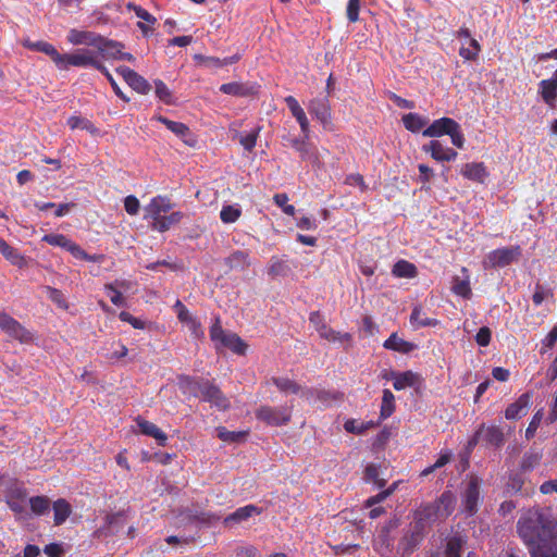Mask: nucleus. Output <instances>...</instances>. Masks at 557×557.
Wrapping results in <instances>:
<instances>
[{
	"label": "nucleus",
	"instance_id": "obj_20",
	"mask_svg": "<svg viewBox=\"0 0 557 557\" xmlns=\"http://www.w3.org/2000/svg\"><path fill=\"white\" fill-rule=\"evenodd\" d=\"M539 95L543 101L550 108L556 106L557 100V70L548 79H543L539 84Z\"/></svg>",
	"mask_w": 557,
	"mask_h": 557
},
{
	"label": "nucleus",
	"instance_id": "obj_1",
	"mask_svg": "<svg viewBox=\"0 0 557 557\" xmlns=\"http://www.w3.org/2000/svg\"><path fill=\"white\" fill-rule=\"evenodd\" d=\"M517 530L531 557H557V517L549 510L528 509L519 518Z\"/></svg>",
	"mask_w": 557,
	"mask_h": 557
},
{
	"label": "nucleus",
	"instance_id": "obj_4",
	"mask_svg": "<svg viewBox=\"0 0 557 557\" xmlns=\"http://www.w3.org/2000/svg\"><path fill=\"white\" fill-rule=\"evenodd\" d=\"M61 59L59 64L61 71L67 70L69 66L94 67L99 72L104 70V64L98 58L97 49H77L72 53L62 54Z\"/></svg>",
	"mask_w": 557,
	"mask_h": 557
},
{
	"label": "nucleus",
	"instance_id": "obj_28",
	"mask_svg": "<svg viewBox=\"0 0 557 557\" xmlns=\"http://www.w3.org/2000/svg\"><path fill=\"white\" fill-rule=\"evenodd\" d=\"M461 272L463 274L462 277H453L451 292L457 296L469 299L472 295V290L470 287V276L466 268H462Z\"/></svg>",
	"mask_w": 557,
	"mask_h": 557
},
{
	"label": "nucleus",
	"instance_id": "obj_15",
	"mask_svg": "<svg viewBox=\"0 0 557 557\" xmlns=\"http://www.w3.org/2000/svg\"><path fill=\"white\" fill-rule=\"evenodd\" d=\"M422 150L430 153L432 159L437 162L455 161L458 153L453 148L444 146L440 140H431L429 144L422 146Z\"/></svg>",
	"mask_w": 557,
	"mask_h": 557
},
{
	"label": "nucleus",
	"instance_id": "obj_50",
	"mask_svg": "<svg viewBox=\"0 0 557 557\" xmlns=\"http://www.w3.org/2000/svg\"><path fill=\"white\" fill-rule=\"evenodd\" d=\"M240 215L242 209L239 205H226L223 206L220 211V219L225 224L236 222Z\"/></svg>",
	"mask_w": 557,
	"mask_h": 557
},
{
	"label": "nucleus",
	"instance_id": "obj_25",
	"mask_svg": "<svg viewBox=\"0 0 557 557\" xmlns=\"http://www.w3.org/2000/svg\"><path fill=\"white\" fill-rule=\"evenodd\" d=\"M441 518L438 507L435 504H426L420 506L414 513L417 524L423 528Z\"/></svg>",
	"mask_w": 557,
	"mask_h": 557
},
{
	"label": "nucleus",
	"instance_id": "obj_32",
	"mask_svg": "<svg viewBox=\"0 0 557 557\" xmlns=\"http://www.w3.org/2000/svg\"><path fill=\"white\" fill-rule=\"evenodd\" d=\"M203 382L205 379L184 375L178 379V387L185 395L199 397Z\"/></svg>",
	"mask_w": 557,
	"mask_h": 557
},
{
	"label": "nucleus",
	"instance_id": "obj_19",
	"mask_svg": "<svg viewBox=\"0 0 557 557\" xmlns=\"http://www.w3.org/2000/svg\"><path fill=\"white\" fill-rule=\"evenodd\" d=\"M307 108L309 113L313 115L324 127L331 123V108L327 99H311L308 102Z\"/></svg>",
	"mask_w": 557,
	"mask_h": 557
},
{
	"label": "nucleus",
	"instance_id": "obj_44",
	"mask_svg": "<svg viewBox=\"0 0 557 557\" xmlns=\"http://www.w3.org/2000/svg\"><path fill=\"white\" fill-rule=\"evenodd\" d=\"M395 411V396L394 394L385 388L382 395V404L380 410V420L389 418Z\"/></svg>",
	"mask_w": 557,
	"mask_h": 557
},
{
	"label": "nucleus",
	"instance_id": "obj_64",
	"mask_svg": "<svg viewBox=\"0 0 557 557\" xmlns=\"http://www.w3.org/2000/svg\"><path fill=\"white\" fill-rule=\"evenodd\" d=\"M360 0H348L346 14L350 23H355L359 18Z\"/></svg>",
	"mask_w": 557,
	"mask_h": 557
},
{
	"label": "nucleus",
	"instance_id": "obj_52",
	"mask_svg": "<svg viewBox=\"0 0 557 557\" xmlns=\"http://www.w3.org/2000/svg\"><path fill=\"white\" fill-rule=\"evenodd\" d=\"M364 480L383 487L386 481L380 476V468L374 463H369L364 469Z\"/></svg>",
	"mask_w": 557,
	"mask_h": 557
},
{
	"label": "nucleus",
	"instance_id": "obj_41",
	"mask_svg": "<svg viewBox=\"0 0 557 557\" xmlns=\"http://www.w3.org/2000/svg\"><path fill=\"white\" fill-rule=\"evenodd\" d=\"M401 120L406 129L412 133H419L429 123L428 119L419 115L418 113L405 114Z\"/></svg>",
	"mask_w": 557,
	"mask_h": 557
},
{
	"label": "nucleus",
	"instance_id": "obj_6",
	"mask_svg": "<svg viewBox=\"0 0 557 557\" xmlns=\"http://www.w3.org/2000/svg\"><path fill=\"white\" fill-rule=\"evenodd\" d=\"M255 416L259 421L264 422L267 425L281 426L290 421L292 408L261 406L256 410Z\"/></svg>",
	"mask_w": 557,
	"mask_h": 557
},
{
	"label": "nucleus",
	"instance_id": "obj_27",
	"mask_svg": "<svg viewBox=\"0 0 557 557\" xmlns=\"http://www.w3.org/2000/svg\"><path fill=\"white\" fill-rule=\"evenodd\" d=\"M0 253L13 265L22 269L27 265L26 258L0 237Z\"/></svg>",
	"mask_w": 557,
	"mask_h": 557
},
{
	"label": "nucleus",
	"instance_id": "obj_46",
	"mask_svg": "<svg viewBox=\"0 0 557 557\" xmlns=\"http://www.w3.org/2000/svg\"><path fill=\"white\" fill-rule=\"evenodd\" d=\"M272 383L282 392V393H293L300 394L304 388L295 381L288 377H272Z\"/></svg>",
	"mask_w": 557,
	"mask_h": 557
},
{
	"label": "nucleus",
	"instance_id": "obj_35",
	"mask_svg": "<svg viewBox=\"0 0 557 557\" xmlns=\"http://www.w3.org/2000/svg\"><path fill=\"white\" fill-rule=\"evenodd\" d=\"M434 504L438 507L441 518H446L451 515L455 509L456 497L450 491H446Z\"/></svg>",
	"mask_w": 557,
	"mask_h": 557
},
{
	"label": "nucleus",
	"instance_id": "obj_45",
	"mask_svg": "<svg viewBox=\"0 0 557 557\" xmlns=\"http://www.w3.org/2000/svg\"><path fill=\"white\" fill-rule=\"evenodd\" d=\"M376 425H377V423L374 421L363 422V421H358L356 419H348L344 423V429L348 433L360 435V434L364 433L367 430L375 428Z\"/></svg>",
	"mask_w": 557,
	"mask_h": 557
},
{
	"label": "nucleus",
	"instance_id": "obj_24",
	"mask_svg": "<svg viewBox=\"0 0 557 557\" xmlns=\"http://www.w3.org/2000/svg\"><path fill=\"white\" fill-rule=\"evenodd\" d=\"M461 174L470 181L484 183L488 176V172L483 162L466 163L461 169Z\"/></svg>",
	"mask_w": 557,
	"mask_h": 557
},
{
	"label": "nucleus",
	"instance_id": "obj_36",
	"mask_svg": "<svg viewBox=\"0 0 557 557\" xmlns=\"http://www.w3.org/2000/svg\"><path fill=\"white\" fill-rule=\"evenodd\" d=\"M410 323L414 329H420L426 326H436L440 324V321L425 317L421 307L416 306L410 314Z\"/></svg>",
	"mask_w": 557,
	"mask_h": 557
},
{
	"label": "nucleus",
	"instance_id": "obj_11",
	"mask_svg": "<svg viewBox=\"0 0 557 557\" xmlns=\"http://www.w3.org/2000/svg\"><path fill=\"white\" fill-rule=\"evenodd\" d=\"M198 398L210 403L211 406L216 407L219 410H226L230 407V400L216 385L208 380H205Z\"/></svg>",
	"mask_w": 557,
	"mask_h": 557
},
{
	"label": "nucleus",
	"instance_id": "obj_26",
	"mask_svg": "<svg viewBox=\"0 0 557 557\" xmlns=\"http://www.w3.org/2000/svg\"><path fill=\"white\" fill-rule=\"evenodd\" d=\"M383 347L400 354H409L417 349V345L412 342L405 341L397 333H393L384 343Z\"/></svg>",
	"mask_w": 557,
	"mask_h": 557
},
{
	"label": "nucleus",
	"instance_id": "obj_30",
	"mask_svg": "<svg viewBox=\"0 0 557 557\" xmlns=\"http://www.w3.org/2000/svg\"><path fill=\"white\" fill-rule=\"evenodd\" d=\"M136 422L143 434L153 437L160 446L165 445L168 436L154 423L144 420L141 418H137Z\"/></svg>",
	"mask_w": 557,
	"mask_h": 557
},
{
	"label": "nucleus",
	"instance_id": "obj_13",
	"mask_svg": "<svg viewBox=\"0 0 557 557\" xmlns=\"http://www.w3.org/2000/svg\"><path fill=\"white\" fill-rule=\"evenodd\" d=\"M174 309L178 321L188 329L190 334L197 339L202 338L205 333L200 321L189 312L181 300H176Z\"/></svg>",
	"mask_w": 557,
	"mask_h": 557
},
{
	"label": "nucleus",
	"instance_id": "obj_59",
	"mask_svg": "<svg viewBox=\"0 0 557 557\" xmlns=\"http://www.w3.org/2000/svg\"><path fill=\"white\" fill-rule=\"evenodd\" d=\"M104 292L110 297V300L115 306H125V299L120 292L112 283H107L104 285Z\"/></svg>",
	"mask_w": 557,
	"mask_h": 557
},
{
	"label": "nucleus",
	"instance_id": "obj_53",
	"mask_svg": "<svg viewBox=\"0 0 557 557\" xmlns=\"http://www.w3.org/2000/svg\"><path fill=\"white\" fill-rule=\"evenodd\" d=\"M465 540L460 535L451 536L446 545V557H460Z\"/></svg>",
	"mask_w": 557,
	"mask_h": 557
},
{
	"label": "nucleus",
	"instance_id": "obj_60",
	"mask_svg": "<svg viewBox=\"0 0 557 557\" xmlns=\"http://www.w3.org/2000/svg\"><path fill=\"white\" fill-rule=\"evenodd\" d=\"M274 203L282 209L287 215H294L296 209L293 205H288V196L286 194H276L273 197Z\"/></svg>",
	"mask_w": 557,
	"mask_h": 557
},
{
	"label": "nucleus",
	"instance_id": "obj_31",
	"mask_svg": "<svg viewBox=\"0 0 557 557\" xmlns=\"http://www.w3.org/2000/svg\"><path fill=\"white\" fill-rule=\"evenodd\" d=\"M530 405V395L522 394L515 403L510 404L505 411V417L508 420H515L524 416Z\"/></svg>",
	"mask_w": 557,
	"mask_h": 557
},
{
	"label": "nucleus",
	"instance_id": "obj_57",
	"mask_svg": "<svg viewBox=\"0 0 557 557\" xmlns=\"http://www.w3.org/2000/svg\"><path fill=\"white\" fill-rule=\"evenodd\" d=\"M45 289H46V293H47L49 299L53 304H55L59 308H61V309L69 308L67 301L61 290H59L54 287H51V286H46Z\"/></svg>",
	"mask_w": 557,
	"mask_h": 557
},
{
	"label": "nucleus",
	"instance_id": "obj_3",
	"mask_svg": "<svg viewBox=\"0 0 557 557\" xmlns=\"http://www.w3.org/2000/svg\"><path fill=\"white\" fill-rule=\"evenodd\" d=\"M210 338L218 350L226 348L237 355L246 354L247 344L236 333L224 331L219 317L210 327Z\"/></svg>",
	"mask_w": 557,
	"mask_h": 557
},
{
	"label": "nucleus",
	"instance_id": "obj_23",
	"mask_svg": "<svg viewBox=\"0 0 557 557\" xmlns=\"http://www.w3.org/2000/svg\"><path fill=\"white\" fill-rule=\"evenodd\" d=\"M262 509L257 507L256 505H246L236 509L233 513L228 515L224 518V524L227 527H233L240 522L248 520L250 517L255 515H260Z\"/></svg>",
	"mask_w": 557,
	"mask_h": 557
},
{
	"label": "nucleus",
	"instance_id": "obj_5",
	"mask_svg": "<svg viewBox=\"0 0 557 557\" xmlns=\"http://www.w3.org/2000/svg\"><path fill=\"white\" fill-rule=\"evenodd\" d=\"M521 256L520 246H511V247H503L488 252L484 260L482 261V265L485 270L496 269V268H505L516 261Z\"/></svg>",
	"mask_w": 557,
	"mask_h": 557
},
{
	"label": "nucleus",
	"instance_id": "obj_55",
	"mask_svg": "<svg viewBox=\"0 0 557 557\" xmlns=\"http://www.w3.org/2000/svg\"><path fill=\"white\" fill-rule=\"evenodd\" d=\"M156 96L165 104H173V96L168 86L160 79L154 81Z\"/></svg>",
	"mask_w": 557,
	"mask_h": 557
},
{
	"label": "nucleus",
	"instance_id": "obj_40",
	"mask_svg": "<svg viewBox=\"0 0 557 557\" xmlns=\"http://www.w3.org/2000/svg\"><path fill=\"white\" fill-rule=\"evenodd\" d=\"M478 435H482L486 442L492 445L499 446L504 442V434L498 426L492 425L484 428L483 425L476 431Z\"/></svg>",
	"mask_w": 557,
	"mask_h": 557
},
{
	"label": "nucleus",
	"instance_id": "obj_10",
	"mask_svg": "<svg viewBox=\"0 0 557 557\" xmlns=\"http://www.w3.org/2000/svg\"><path fill=\"white\" fill-rule=\"evenodd\" d=\"M455 36L461 44L459 55L467 61L475 60L481 51V47L478 40L472 38L470 30L462 27L456 32Z\"/></svg>",
	"mask_w": 557,
	"mask_h": 557
},
{
	"label": "nucleus",
	"instance_id": "obj_39",
	"mask_svg": "<svg viewBox=\"0 0 557 557\" xmlns=\"http://www.w3.org/2000/svg\"><path fill=\"white\" fill-rule=\"evenodd\" d=\"M67 125L71 129H84L91 135H98L99 129L94 125V123L81 115H72L67 119Z\"/></svg>",
	"mask_w": 557,
	"mask_h": 557
},
{
	"label": "nucleus",
	"instance_id": "obj_29",
	"mask_svg": "<svg viewBox=\"0 0 557 557\" xmlns=\"http://www.w3.org/2000/svg\"><path fill=\"white\" fill-rule=\"evenodd\" d=\"M393 386L396 391L412 387L419 382V375L412 371L392 372Z\"/></svg>",
	"mask_w": 557,
	"mask_h": 557
},
{
	"label": "nucleus",
	"instance_id": "obj_56",
	"mask_svg": "<svg viewBox=\"0 0 557 557\" xmlns=\"http://www.w3.org/2000/svg\"><path fill=\"white\" fill-rule=\"evenodd\" d=\"M41 240L51 246L61 247L63 249H66L71 242V239L67 238L65 235L54 233L44 235Z\"/></svg>",
	"mask_w": 557,
	"mask_h": 557
},
{
	"label": "nucleus",
	"instance_id": "obj_51",
	"mask_svg": "<svg viewBox=\"0 0 557 557\" xmlns=\"http://www.w3.org/2000/svg\"><path fill=\"white\" fill-rule=\"evenodd\" d=\"M34 51H40L49 55L54 62L55 66L59 69V64L62 61V54L51 44L41 40L36 41Z\"/></svg>",
	"mask_w": 557,
	"mask_h": 557
},
{
	"label": "nucleus",
	"instance_id": "obj_63",
	"mask_svg": "<svg viewBox=\"0 0 557 557\" xmlns=\"http://www.w3.org/2000/svg\"><path fill=\"white\" fill-rule=\"evenodd\" d=\"M258 136L259 129L252 131L248 134L242 135L239 138V143L245 150L251 151L256 146Z\"/></svg>",
	"mask_w": 557,
	"mask_h": 557
},
{
	"label": "nucleus",
	"instance_id": "obj_43",
	"mask_svg": "<svg viewBox=\"0 0 557 557\" xmlns=\"http://www.w3.org/2000/svg\"><path fill=\"white\" fill-rule=\"evenodd\" d=\"M301 397L309 403L321 401L322 404L334 399V396L330 392L319 388H304V391H301Z\"/></svg>",
	"mask_w": 557,
	"mask_h": 557
},
{
	"label": "nucleus",
	"instance_id": "obj_58",
	"mask_svg": "<svg viewBox=\"0 0 557 557\" xmlns=\"http://www.w3.org/2000/svg\"><path fill=\"white\" fill-rule=\"evenodd\" d=\"M65 250L71 252V255L74 258H76V259L91 261V262L97 261V257L96 256L88 255L84 249L81 248L79 245H77L76 243H74L72 240L70 242V244H69V246L66 247Z\"/></svg>",
	"mask_w": 557,
	"mask_h": 557
},
{
	"label": "nucleus",
	"instance_id": "obj_12",
	"mask_svg": "<svg viewBox=\"0 0 557 557\" xmlns=\"http://www.w3.org/2000/svg\"><path fill=\"white\" fill-rule=\"evenodd\" d=\"M173 208V203L165 196H156L145 207L144 219L151 223L158 221L162 215L166 214Z\"/></svg>",
	"mask_w": 557,
	"mask_h": 557
},
{
	"label": "nucleus",
	"instance_id": "obj_34",
	"mask_svg": "<svg viewBox=\"0 0 557 557\" xmlns=\"http://www.w3.org/2000/svg\"><path fill=\"white\" fill-rule=\"evenodd\" d=\"M183 219V213L180 211L171 212L170 214L162 215L158 221L151 223V228L160 233L166 232L173 225L178 224Z\"/></svg>",
	"mask_w": 557,
	"mask_h": 557
},
{
	"label": "nucleus",
	"instance_id": "obj_54",
	"mask_svg": "<svg viewBox=\"0 0 557 557\" xmlns=\"http://www.w3.org/2000/svg\"><path fill=\"white\" fill-rule=\"evenodd\" d=\"M288 272L286 262L282 259L273 257L268 269V273L271 276H285Z\"/></svg>",
	"mask_w": 557,
	"mask_h": 557
},
{
	"label": "nucleus",
	"instance_id": "obj_17",
	"mask_svg": "<svg viewBox=\"0 0 557 557\" xmlns=\"http://www.w3.org/2000/svg\"><path fill=\"white\" fill-rule=\"evenodd\" d=\"M284 101L287 108L289 109L292 115L299 124L301 134L305 136V138H310V123L305 110L299 104L298 100L293 96H287L285 97Z\"/></svg>",
	"mask_w": 557,
	"mask_h": 557
},
{
	"label": "nucleus",
	"instance_id": "obj_33",
	"mask_svg": "<svg viewBox=\"0 0 557 557\" xmlns=\"http://www.w3.org/2000/svg\"><path fill=\"white\" fill-rule=\"evenodd\" d=\"M53 522L55 525L63 524L72 513V507L64 498L57 499L52 505Z\"/></svg>",
	"mask_w": 557,
	"mask_h": 557
},
{
	"label": "nucleus",
	"instance_id": "obj_37",
	"mask_svg": "<svg viewBox=\"0 0 557 557\" xmlns=\"http://www.w3.org/2000/svg\"><path fill=\"white\" fill-rule=\"evenodd\" d=\"M225 263L231 269L244 270L248 268L251 263L249 252L245 250H236L225 259Z\"/></svg>",
	"mask_w": 557,
	"mask_h": 557
},
{
	"label": "nucleus",
	"instance_id": "obj_22",
	"mask_svg": "<svg viewBox=\"0 0 557 557\" xmlns=\"http://www.w3.org/2000/svg\"><path fill=\"white\" fill-rule=\"evenodd\" d=\"M100 35L88 32V30H79V29H71L67 35V40L72 45H85L96 49L100 41Z\"/></svg>",
	"mask_w": 557,
	"mask_h": 557
},
{
	"label": "nucleus",
	"instance_id": "obj_61",
	"mask_svg": "<svg viewBox=\"0 0 557 557\" xmlns=\"http://www.w3.org/2000/svg\"><path fill=\"white\" fill-rule=\"evenodd\" d=\"M127 8L133 11L138 18L147 22L148 24L153 25L157 22V18L152 14L139 5L129 3Z\"/></svg>",
	"mask_w": 557,
	"mask_h": 557
},
{
	"label": "nucleus",
	"instance_id": "obj_62",
	"mask_svg": "<svg viewBox=\"0 0 557 557\" xmlns=\"http://www.w3.org/2000/svg\"><path fill=\"white\" fill-rule=\"evenodd\" d=\"M542 419H543V411L542 410L536 411L534 413V416L532 417V419L525 430V437L528 440L532 438L535 435V433L541 424Z\"/></svg>",
	"mask_w": 557,
	"mask_h": 557
},
{
	"label": "nucleus",
	"instance_id": "obj_18",
	"mask_svg": "<svg viewBox=\"0 0 557 557\" xmlns=\"http://www.w3.org/2000/svg\"><path fill=\"white\" fill-rule=\"evenodd\" d=\"M157 121L164 124L168 129L174 133L178 138H181L187 146L194 147L197 143L196 137L190 132L187 125L181 122L171 121L162 115H158L156 117Z\"/></svg>",
	"mask_w": 557,
	"mask_h": 557
},
{
	"label": "nucleus",
	"instance_id": "obj_38",
	"mask_svg": "<svg viewBox=\"0 0 557 557\" xmlns=\"http://www.w3.org/2000/svg\"><path fill=\"white\" fill-rule=\"evenodd\" d=\"M392 274L396 277L413 278L418 275V270L413 263L399 260L394 264Z\"/></svg>",
	"mask_w": 557,
	"mask_h": 557
},
{
	"label": "nucleus",
	"instance_id": "obj_47",
	"mask_svg": "<svg viewBox=\"0 0 557 557\" xmlns=\"http://www.w3.org/2000/svg\"><path fill=\"white\" fill-rule=\"evenodd\" d=\"M220 90L225 95L245 97L250 94V88L242 83L232 82L222 84Z\"/></svg>",
	"mask_w": 557,
	"mask_h": 557
},
{
	"label": "nucleus",
	"instance_id": "obj_14",
	"mask_svg": "<svg viewBox=\"0 0 557 557\" xmlns=\"http://www.w3.org/2000/svg\"><path fill=\"white\" fill-rule=\"evenodd\" d=\"M27 492L25 487L18 482L14 481L7 490L5 502L12 511H14L16 515H21L25 510L24 504Z\"/></svg>",
	"mask_w": 557,
	"mask_h": 557
},
{
	"label": "nucleus",
	"instance_id": "obj_21",
	"mask_svg": "<svg viewBox=\"0 0 557 557\" xmlns=\"http://www.w3.org/2000/svg\"><path fill=\"white\" fill-rule=\"evenodd\" d=\"M123 48L124 46L121 42L106 39L102 36L96 47L100 60H119Z\"/></svg>",
	"mask_w": 557,
	"mask_h": 557
},
{
	"label": "nucleus",
	"instance_id": "obj_16",
	"mask_svg": "<svg viewBox=\"0 0 557 557\" xmlns=\"http://www.w3.org/2000/svg\"><path fill=\"white\" fill-rule=\"evenodd\" d=\"M116 72L123 77V79L127 83L129 87H132L135 91L147 95L151 87L149 83L140 76L138 73L133 71L126 66H119Z\"/></svg>",
	"mask_w": 557,
	"mask_h": 557
},
{
	"label": "nucleus",
	"instance_id": "obj_49",
	"mask_svg": "<svg viewBox=\"0 0 557 557\" xmlns=\"http://www.w3.org/2000/svg\"><path fill=\"white\" fill-rule=\"evenodd\" d=\"M318 333L321 338L326 339L332 343L350 341V338H351L350 334H348V333L342 334V333L333 330L332 327H330L327 324L322 325Z\"/></svg>",
	"mask_w": 557,
	"mask_h": 557
},
{
	"label": "nucleus",
	"instance_id": "obj_2",
	"mask_svg": "<svg viewBox=\"0 0 557 557\" xmlns=\"http://www.w3.org/2000/svg\"><path fill=\"white\" fill-rule=\"evenodd\" d=\"M422 134L425 137L432 138L448 135L451 144L459 149L463 148L466 141L460 125L450 117L434 120Z\"/></svg>",
	"mask_w": 557,
	"mask_h": 557
},
{
	"label": "nucleus",
	"instance_id": "obj_42",
	"mask_svg": "<svg viewBox=\"0 0 557 557\" xmlns=\"http://www.w3.org/2000/svg\"><path fill=\"white\" fill-rule=\"evenodd\" d=\"M216 436L225 443H240L244 442L248 435V431H228L224 426L215 429Z\"/></svg>",
	"mask_w": 557,
	"mask_h": 557
},
{
	"label": "nucleus",
	"instance_id": "obj_7",
	"mask_svg": "<svg viewBox=\"0 0 557 557\" xmlns=\"http://www.w3.org/2000/svg\"><path fill=\"white\" fill-rule=\"evenodd\" d=\"M481 480L478 476L470 475L461 493V509L468 516H473L478 511V505L481 497Z\"/></svg>",
	"mask_w": 557,
	"mask_h": 557
},
{
	"label": "nucleus",
	"instance_id": "obj_9",
	"mask_svg": "<svg viewBox=\"0 0 557 557\" xmlns=\"http://www.w3.org/2000/svg\"><path fill=\"white\" fill-rule=\"evenodd\" d=\"M0 329L9 337L21 343H29L33 339L32 333L7 312L0 311Z\"/></svg>",
	"mask_w": 557,
	"mask_h": 557
},
{
	"label": "nucleus",
	"instance_id": "obj_8",
	"mask_svg": "<svg viewBox=\"0 0 557 557\" xmlns=\"http://www.w3.org/2000/svg\"><path fill=\"white\" fill-rule=\"evenodd\" d=\"M126 512H106L103 518V524L98 527L94 533L95 539H106L116 535L125 525Z\"/></svg>",
	"mask_w": 557,
	"mask_h": 557
},
{
	"label": "nucleus",
	"instance_id": "obj_48",
	"mask_svg": "<svg viewBox=\"0 0 557 557\" xmlns=\"http://www.w3.org/2000/svg\"><path fill=\"white\" fill-rule=\"evenodd\" d=\"M32 512L36 516H44L50 510V500L47 496H34L29 498Z\"/></svg>",
	"mask_w": 557,
	"mask_h": 557
}]
</instances>
